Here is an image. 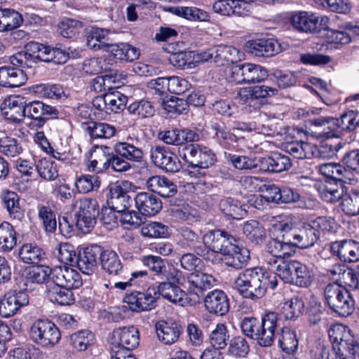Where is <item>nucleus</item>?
I'll list each match as a JSON object with an SVG mask.
<instances>
[{
	"mask_svg": "<svg viewBox=\"0 0 359 359\" xmlns=\"http://www.w3.org/2000/svg\"><path fill=\"white\" fill-rule=\"evenodd\" d=\"M199 239L198 235L187 227H182L179 230L178 245L187 250H193L202 256V249L198 246Z\"/></svg>",
	"mask_w": 359,
	"mask_h": 359,
	"instance_id": "42",
	"label": "nucleus"
},
{
	"mask_svg": "<svg viewBox=\"0 0 359 359\" xmlns=\"http://www.w3.org/2000/svg\"><path fill=\"white\" fill-rule=\"evenodd\" d=\"M278 90L265 85L240 88L236 94V100L245 114L255 111L265 104L264 98L277 94Z\"/></svg>",
	"mask_w": 359,
	"mask_h": 359,
	"instance_id": "4",
	"label": "nucleus"
},
{
	"mask_svg": "<svg viewBox=\"0 0 359 359\" xmlns=\"http://www.w3.org/2000/svg\"><path fill=\"white\" fill-rule=\"evenodd\" d=\"M134 201L136 208L143 215H155L162 208L161 201L151 193H138L134 198Z\"/></svg>",
	"mask_w": 359,
	"mask_h": 359,
	"instance_id": "30",
	"label": "nucleus"
},
{
	"mask_svg": "<svg viewBox=\"0 0 359 359\" xmlns=\"http://www.w3.org/2000/svg\"><path fill=\"white\" fill-rule=\"evenodd\" d=\"M109 32L108 29L97 27H92L87 36V45L92 49H109V39L108 37Z\"/></svg>",
	"mask_w": 359,
	"mask_h": 359,
	"instance_id": "44",
	"label": "nucleus"
},
{
	"mask_svg": "<svg viewBox=\"0 0 359 359\" xmlns=\"http://www.w3.org/2000/svg\"><path fill=\"white\" fill-rule=\"evenodd\" d=\"M116 154L128 161L140 163L143 160L144 152L137 140L134 142L132 137L126 141L118 142L114 147Z\"/></svg>",
	"mask_w": 359,
	"mask_h": 359,
	"instance_id": "25",
	"label": "nucleus"
},
{
	"mask_svg": "<svg viewBox=\"0 0 359 359\" xmlns=\"http://www.w3.org/2000/svg\"><path fill=\"white\" fill-rule=\"evenodd\" d=\"M243 233L252 242L259 243L265 237L264 228L255 220L247 222L243 226Z\"/></svg>",
	"mask_w": 359,
	"mask_h": 359,
	"instance_id": "63",
	"label": "nucleus"
},
{
	"mask_svg": "<svg viewBox=\"0 0 359 359\" xmlns=\"http://www.w3.org/2000/svg\"><path fill=\"white\" fill-rule=\"evenodd\" d=\"M36 121V126H43L50 118H57L60 111L56 107L47 104L41 101L25 103V115Z\"/></svg>",
	"mask_w": 359,
	"mask_h": 359,
	"instance_id": "15",
	"label": "nucleus"
},
{
	"mask_svg": "<svg viewBox=\"0 0 359 359\" xmlns=\"http://www.w3.org/2000/svg\"><path fill=\"white\" fill-rule=\"evenodd\" d=\"M278 285L275 276H269L262 268H249L240 272L233 280V287L242 297L257 299L263 297L268 288Z\"/></svg>",
	"mask_w": 359,
	"mask_h": 359,
	"instance_id": "3",
	"label": "nucleus"
},
{
	"mask_svg": "<svg viewBox=\"0 0 359 359\" xmlns=\"http://www.w3.org/2000/svg\"><path fill=\"white\" fill-rule=\"evenodd\" d=\"M234 238L222 230H213L205 234L203 243L212 251L219 252L223 255L230 248Z\"/></svg>",
	"mask_w": 359,
	"mask_h": 359,
	"instance_id": "22",
	"label": "nucleus"
},
{
	"mask_svg": "<svg viewBox=\"0 0 359 359\" xmlns=\"http://www.w3.org/2000/svg\"><path fill=\"white\" fill-rule=\"evenodd\" d=\"M330 336L339 345L338 351H335L337 357L355 359V354L359 353V334H353L350 329L339 325L330 331Z\"/></svg>",
	"mask_w": 359,
	"mask_h": 359,
	"instance_id": "8",
	"label": "nucleus"
},
{
	"mask_svg": "<svg viewBox=\"0 0 359 359\" xmlns=\"http://www.w3.org/2000/svg\"><path fill=\"white\" fill-rule=\"evenodd\" d=\"M53 254L58 261L65 265H72L76 258L74 246L67 243H60L53 250Z\"/></svg>",
	"mask_w": 359,
	"mask_h": 359,
	"instance_id": "60",
	"label": "nucleus"
},
{
	"mask_svg": "<svg viewBox=\"0 0 359 359\" xmlns=\"http://www.w3.org/2000/svg\"><path fill=\"white\" fill-rule=\"evenodd\" d=\"M245 83H256L264 80L268 76L267 70L263 67L245 63Z\"/></svg>",
	"mask_w": 359,
	"mask_h": 359,
	"instance_id": "61",
	"label": "nucleus"
},
{
	"mask_svg": "<svg viewBox=\"0 0 359 359\" xmlns=\"http://www.w3.org/2000/svg\"><path fill=\"white\" fill-rule=\"evenodd\" d=\"M79 210L76 212V224L84 232H88L96 223V217L98 215L99 209L95 200L83 198L78 202Z\"/></svg>",
	"mask_w": 359,
	"mask_h": 359,
	"instance_id": "13",
	"label": "nucleus"
},
{
	"mask_svg": "<svg viewBox=\"0 0 359 359\" xmlns=\"http://www.w3.org/2000/svg\"><path fill=\"white\" fill-rule=\"evenodd\" d=\"M16 232L13 226L7 222L0 224V251L10 252L16 245Z\"/></svg>",
	"mask_w": 359,
	"mask_h": 359,
	"instance_id": "45",
	"label": "nucleus"
},
{
	"mask_svg": "<svg viewBox=\"0 0 359 359\" xmlns=\"http://www.w3.org/2000/svg\"><path fill=\"white\" fill-rule=\"evenodd\" d=\"M305 310V304L302 297H294L290 300L283 303L279 320L283 317L285 320H295L302 315Z\"/></svg>",
	"mask_w": 359,
	"mask_h": 359,
	"instance_id": "40",
	"label": "nucleus"
},
{
	"mask_svg": "<svg viewBox=\"0 0 359 359\" xmlns=\"http://www.w3.org/2000/svg\"><path fill=\"white\" fill-rule=\"evenodd\" d=\"M280 203H292L300 208H310V205L297 191L287 187H281Z\"/></svg>",
	"mask_w": 359,
	"mask_h": 359,
	"instance_id": "55",
	"label": "nucleus"
},
{
	"mask_svg": "<svg viewBox=\"0 0 359 359\" xmlns=\"http://www.w3.org/2000/svg\"><path fill=\"white\" fill-rule=\"evenodd\" d=\"M128 111L130 114L140 118L151 116L155 111L151 103L146 100H140L130 104Z\"/></svg>",
	"mask_w": 359,
	"mask_h": 359,
	"instance_id": "58",
	"label": "nucleus"
},
{
	"mask_svg": "<svg viewBox=\"0 0 359 359\" xmlns=\"http://www.w3.org/2000/svg\"><path fill=\"white\" fill-rule=\"evenodd\" d=\"M278 320V313L276 312H266L262 316L260 328L255 339L259 346L268 347L273 344Z\"/></svg>",
	"mask_w": 359,
	"mask_h": 359,
	"instance_id": "14",
	"label": "nucleus"
},
{
	"mask_svg": "<svg viewBox=\"0 0 359 359\" xmlns=\"http://www.w3.org/2000/svg\"><path fill=\"white\" fill-rule=\"evenodd\" d=\"M229 335L224 324H217L210 336V341L215 349L219 350L226 347Z\"/></svg>",
	"mask_w": 359,
	"mask_h": 359,
	"instance_id": "64",
	"label": "nucleus"
},
{
	"mask_svg": "<svg viewBox=\"0 0 359 359\" xmlns=\"http://www.w3.org/2000/svg\"><path fill=\"white\" fill-rule=\"evenodd\" d=\"M333 126H337L343 130H354L359 126V111L350 110L344 113L340 118H334Z\"/></svg>",
	"mask_w": 359,
	"mask_h": 359,
	"instance_id": "52",
	"label": "nucleus"
},
{
	"mask_svg": "<svg viewBox=\"0 0 359 359\" xmlns=\"http://www.w3.org/2000/svg\"><path fill=\"white\" fill-rule=\"evenodd\" d=\"M102 269L109 275L124 277L125 269L117 253L112 250H105L100 253Z\"/></svg>",
	"mask_w": 359,
	"mask_h": 359,
	"instance_id": "32",
	"label": "nucleus"
},
{
	"mask_svg": "<svg viewBox=\"0 0 359 359\" xmlns=\"http://www.w3.org/2000/svg\"><path fill=\"white\" fill-rule=\"evenodd\" d=\"M36 168L39 176L46 180H53L58 175L55 162L49 158H44L38 161Z\"/></svg>",
	"mask_w": 359,
	"mask_h": 359,
	"instance_id": "62",
	"label": "nucleus"
},
{
	"mask_svg": "<svg viewBox=\"0 0 359 359\" xmlns=\"http://www.w3.org/2000/svg\"><path fill=\"white\" fill-rule=\"evenodd\" d=\"M157 337L165 345L175 343L181 333V325L173 320H159L155 325Z\"/></svg>",
	"mask_w": 359,
	"mask_h": 359,
	"instance_id": "21",
	"label": "nucleus"
},
{
	"mask_svg": "<svg viewBox=\"0 0 359 359\" xmlns=\"http://www.w3.org/2000/svg\"><path fill=\"white\" fill-rule=\"evenodd\" d=\"M150 158L156 166L166 172H176L181 168V163L177 156L164 147H152Z\"/></svg>",
	"mask_w": 359,
	"mask_h": 359,
	"instance_id": "16",
	"label": "nucleus"
},
{
	"mask_svg": "<svg viewBox=\"0 0 359 359\" xmlns=\"http://www.w3.org/2000/svg\"><path fill=\"white\" fill-rule=\"evenodd\" d=\"M342 210L348 215H359V191L352 190L342 197L341 203Z\"/></svg>",
	"mask_w": 359,
	"mask_h": 359,
	"instance_id": "53",
	"label": "nucleus"
},
{
	"mask_svg": "<svg viewBox=\"0 0 359 359\" xmlns=\"http://www.w3.org/2000/svg\"><path fill=\"white\" fill-rule=\"evenodd\" d=\"M22 15L15 10L0 9V32L13 30L21 25Z\"/></svg>",
	"mask_w": 359,
	"mask_h": 359,
	"instance_id": "47",
	"label": "nucleus"
},
{
	"mask_svg": "<svg viewBox=\"0 0 359 359\" xmlns=\"http://www.w3.org/2000/svg\"><path fill=\"white\" fill-rule=\"evenodd\" d=\"M53 269L46 266H37L27 271L23 280L24 289L32 291L40 285L46 283L49 280Z\"/></svg>",
	"mask_w": 359,
	"mask_h": 359,
	"instance_id": "28",
	"label": "nucleus"
},
{
	"mask_svg": "<svg viewBox=\"0 0 359 359\" xmlns=\"http://www.w3.org/2000/svg\"><path fill=\"white\" fill-rule=\"evenodd\" d=\"M51 48L47 45L31 41L25 46V50L18 52L11 57V62L13 66L22 68H31L36 62L41 61L50 62Z\"/></svg>",
	"mask_w": 359,
	"mask_h": 359,
	"instance_id": "6",
	"label": "nucleus"
},
{
	"mask_svg": "<svg viewBox=\"0 0 359 359\" xmlns=\"http://www.w3.org/2000/svg\"><path fill=\"white\" fill-rule=\"evenodd\" d=\"M4 207L11 218L21 221L25 217V212L20 205V197L14 191H5L1 195Z\"/></svg>",
	"mask_w": 359,
	"mask_h": 359,
	"instance_id": "37",
	"label": "nucleus"
},
{
	"mask_svg": "<svg viewBox=\"0 0 359 359\" xmlns=\"http://www.w3.org/2000/svg\"><path fill=\"white\" fill-rule=\"evenodd\" d=\"M182 156L191 168H208L212 165L216 157L208 147L198 144H191L182 149Z\"/></svg>",
	"mask_w": 359,
	"mask_h": 359,
	"instance_id": "10",
	"label": "nucleus"
},
{
	"mask_svg": "<svg viewBox=\"0 0 359 359\" xmlns=\"http://www.w3.org/2000/svg\"><path fill=\"white\" fill-rule=\"evenodd\" d=\"M29 337L33 342L41 347H52L59 341L60 332L51 321L37 320L31 325Z\"/></svg>",
	"mask_w": 359,
	"mask_h": 359,
	"instance_id": "9",
	"label": "nucleus"
},
{
	"mask_svg": "<svg viewBox=\"0 0 359 359\" xmlns=\"http://www.w3.org/2000/svg\"><path fill=\"white\" fill-rule=\"evenodd\" d=\"M168 11L179 17L191 21H208V13L196 7L172 6Z\"/></svg>",
	"mask_w": 359,
	"mask_h": 359,
	"instance_id": "43",
	"label": "nucleus"
},
{
	"mask_svg": "<svg viewBox=\"0 0 359 359\" xmlns=\"http://www.w3.org/2000/svg\"><path fill=\"white\" fill-rule=\"evenodd\" d=\"M292 284L302 287H308L314 280V273L311 268L297 260L295 261Z\"/></svg>",
	"mask_w": 359,
	"mask_h": 359,
	"instance_id": "39",
	"label": "nucleus"
},
{
	"mask_svg": "<svg viewBox=\"0 0 359 359\" xmlns=\"http://www.w3.org/2000/svg\"><path fill=\"white\" fill-rule=\"evenodd\" d=\"M168 281L158 286V292L163 298L182 306H195L200 303L205 290L215 285V279L201 271L189 273L187 280L177 269L170 271Z\"/></svg>",
	"mask_w": 359,
	"mask_h": 359,
	"instance_id": "1",
	"label": "nucleus"
},
{
	"mask_svg": "<svg viewBox=\"0 0 359 359\" xmlns=\"http://www.w3.org/2000/svg\"><path fill=\"white\" fill-rule=\"evenodd\" d=\"M330 250L344 262H352L359 259V243L353 240L333 242L330 245Z\"/></svg>",
	"mask_w": 359,
	"mask_h": 359,
	"instance_id": "23",
	"label": "nucleus"
},
{
	"mask_svg": "<svg viewBox=\"0 0 359 359\" xmlns=\"http://www.w3.org/2000/svg\"><path fill=\"white\" fill-rule=\"evenodd\" d=\"M276 228L290 245L305 249L314 245L320 238L319 231L311 224L300 221L292 215L278 217Z\"/></svg>",
	"mask_w": 359,
	"mask_h": 359,
	"instance_id": "2",
	"label": "nucleus"
},
{
	"mask_svg": "<svg viewBox=\"0 0 359 359\" xmlns=\"http://www.w3.org/2000/svg\"><path fill=\"white\" fill-rule=\"evenodd\" d=\"M147 186L152 192L164 198L172 197L177 192L176 185L164 176L155 175L149 177Z\"/></svg>",
	"mask_w": 359,
	"mask_h": 359,
	"instance_id": "34",
	"label": "nucleus"
},
{
	"mask_svg": "<svg viewBox=\"0 0 359 359\" xmlns=\"http://www.w3.org/2000/svg\"><path fill=\"white\" fill-rule=\"evenodd\" d=\"M259 170L263 172H280L289 170L292 162L289 156L274 153L259 158Z\"/></svg>",
	"mask_w": 359,
	"mask_h": 359,
	"instance_id": "27",
	"label": "nucleus"
},
{
	"mask_svg": "<svg viewBox=\"0 0 359 359\" xmlns=\"http://www.w3.org/2000/svg\"><path fill=\"white\" fill-rule=\"evenodd\" d=\"M22 67L3 66L0 67V86L5 88H15L22 86L27 80Z\"/></svg>",
	"mask_w": 359,
	"mask_h": 359,
	"instance_id": "31",
	"label": "nucleus"
},
{
	"mask_svg": "<svg viewBox=\"0 0 359 359\" xmlns=\"http://www.w3.org/2000/svg\"><path fill=\"white\" fill-rule=\"evenodd\" d=\"M215 136L218 143L226 149L236 147L237 137L224 125L216 123L213 126Z\"/></svg>",
	"mask_w": 359,
	"mask_h": 359,
	"instance_id": "51",
	"label": "nucleus"
},
{
	"mask_svg": "<svg viewBox=\"0 0 359 359\" xmlns=\"http://www.w3.org/2000/svg\"><path fill=\"white\" fill-rule=\"evenodd\" d=\"M20 260L27 264H37L46 259L43 250L36 244H23L19 250Z\"/></svg>",
	"mask_w": 359,
	"mask_h": 359,
	"instance_id": "38",
	"label": "nucleus"
},
{
	"mask_svg": "<svg viewBox=\"0 0 359 359\" xmlns=\"http://www.w3.org/2000/svg\"><path fill=\"white\" fill-rule=\"evenodd\" d=\"M248 51L257 57H271L278 53L280 46L273 39H257L246 43Z\"/></svg>",
	"mask_w": 359,
	"mask_h": 359,
	"instance_id": "29",
	"label": "nucleus"
},
{
	"mask_svg": "<svg viewBox=\"0 0 359 359\" xmlns=\"http://www.w3.org/2000/svg\"><path fill=\"white\" fill-rule=\"evenodd\" d=\"M325 297L329 307L339 316L347 317L355 310V301L349 292L337 283L325 288Z\"/></svg>",
	"mask_w": 359,
	"mask_h": 359,
	"instance_id": "5",
	"label": "nucleus"
},
{
	"mask_svg": "<svg viewBox=\"0 0 359 359\" xmlns=\"http://www.w3.org/2000/svg\"><path fill=\"white\" fill-rule=\"evenodd\" d=\"M86 130L94 139H109L116 132V128L109 123L91 121L87 124Z\"/></svg>",
	"mask_w": 359,
	"mask_h": 359,
	"instance_id": "46",
	"label": "nucleus"
},
{
	"mask_svg": "<svg viewBox=\"0 0 359 359\" xmlns=\"http://www.w3.org/2000/svg\"><path fill=\"white\" fill-rule=\"evenodd\" d=\"M278 344L283 351L287 353H293L298 348L296 332L287 327L283 329L278 339Z\"/></svg>",
	"mask_w": 359,
	"mask_h": 359,
	"instance_id": "54",
	"label": "nucleus"
},
{
	"mask_svg": "<svg viewBox=\"0 0 359 359\" xmlns=\"http://www.w3.org/2000/svg\"><path fill=\"white\" fill-rule=\"evenodd\" d=\"M133 187V184L127 180L116 182L111 186L108 204L116 210L117 213H121L131 205L134 198L129 196L128 193Z\"/></svg>",
	"mask_w": 359,
	"mask_h": 359,
	"instance_id": "12",
	"label": "nucleus"
},
{
	"mask_svg": "<svg viewBox=\"0 0 359 359\" xmlns=\"http://www.w3.org/2000/svg\"><path fill=\"white\" fill-rule=\"evenodd\" d=\"M38 217L46 232L53 233L57 228L56 214L49 205H37Z\"/></svg>",
	"mask_w": 359,
	"mask_h": 359,
	"instance_id": "48",
	"label": "nucleus"
},
{
	"mask_svg": "<svg viewBox=\"0 0 359 359\" xmlns=\"http://www.w3.org/2000/svg\"><path fill=\"white\" fill-rule=\"evenodd\" d=\"M139 340V331L133 325L115 329L109 339L111 358H119L126 351L137 348Z\"/></svg>",
	"mask_w": 359,
	"mask_h": 359,
	"instance_id": "7",
	"label": "nucleus"
},
{
	"mask_svg": "<svg viewBox=\"0 0 359 359\" xmlns=\"http://www.w3.org/2000/svg\"><path fill=\"white\" fill-rule=\"evenodd\" d=\"M241 5L243 3H239L236 0H217L212 5L213 11L222 15H236L243 16V11L241 9Z\"/></svg>",
	"mask_w": 359,
	"mask_h": 359,
	"instance_id": "49",
	"label": "nucleus"
},
{
	"mask_svg": "<svg viewBox=\"0 0 359 359\" xmlns=\"http://www.w3.org/2000/svg\"><path fill=\"white\" fill-rule=\"evenodd\" d=\"M104 149L95 152L93 158L88 164V170L96 173H102L110 168L111 154L107 153Z\"/></svg>",
	"mask_w": 359,
	"mask_h": 359,
	"instance_id": "50",
	"label": "nucleus"
},
{
	"mask_svg": "<svg viewBox=\"0 0 359 359\" xmlns=\"http://www.w3.org/2000/svg\"><path fill=\"white\" fill-rule=\"evenodd\" d=\"M72 290V288L55 285L49 289L48 296L50 300L55 304L61 306H70L76 301Z\"/></svg>",
	"mask_w": 359,
	"mask_h": 359,
	"instance_id": "41",
	"label": "nucleus"
},
{
	"mask_svg": "<svg viewBox=\"0 0 359 359\" xmlns=\"http://www.w3.org/2000/svg\"><path fill=\"white\" fill-rule=\"evenodd\" d=\"M52 279L56 285L72 289L79 288L83 283L79 273L65 265L56 266L53 269Z\"/></svg>",
	"mask_w": 359,
	"mask_h": 359,
	"instance_id": "19",
	"label": "nucleus"
},
{
	"mask_svg": "<svg viewBox=\"0 0 359 359\" xmlns=\"http://www.w3.org/2000/svg\"><path fill=\"white\" fill-rule=\"evenodd\" d=\"M204 305L211 313L224 316L229 309V303L226 294L220 290L209 292L204 297Z\"/></svg>",
	"mask_w": 359,
	"mask_h": 359,
	"instance_id": "26",
	"label": "nucleus"
},
{
	"mask_svg": "<svg viewBox=\"0 0 359 359\" xmlns=\"http://www.w3.org/2000/svg\"><path fill=\"white\" fill-rule=\"evenodd\" d=\"M284 150L297 159L319 156V149L315 144L302 140L287 141L283 144Z\"/></svg>",
	"mask_w": 359,
	"mask_h": 359,
	"instance_id": "24",
	"label": "nucleus"
},
{
	"mask_svg": "<svg viewBox=\"0 0 359 359\" xmlns=\"http://www.w3.org/2000/svg\"><path fill=\"white\" fill-rule=\"evenodd\" d=\"M100 180L95 175H82L75 181V186L79 193H88L99 189Z\"/></svg>",
	"mask_w": 359,
	"mask_h": 359,
	"instance_id": "57",
	"label": "nucleus"
},
{
	"mask_svg": "<svg viewBox=\"0 0 359 359\" xmlns=\"http://www.w3.org/2000/svg\"><path fill=\"white\" fill-rule=\"evenodd\" d=\"M2 116L13 123H20L25 116V98L20 95L6 97L1 105Z\"/></svg>",
	"mask_w": 359,
	"mask_h": 359,
	"instance_id": "17",
	"label": "nucleus"
},
{
	"mask_svg": "<svg viewBox=\"0 0 359 359\" xmlns=\"http://www.w3.org/2000/svg\"><path fill=\"white\" fill-rule=\"evenodd\" d=\"M70 341L76 350L82 351L86 350L88 346L93 344L94 335L89 330H81L72 334Z\"/></svg>",
	"mask_w": 359,
	"mask_h": 359,
	"instance_id": "59",
	"label": "nucleus"
},
{
	"mask_svg": "<svg viewBox=\"0 0 359 359\" xmlns=\"http://www.w3.org/2000/svg\"><path fill=\"white\" fill-rule=\"evenodd\" d=\"M157 291L149 287L145 291H133L123 298L128 309L133 312L150 311L156 306Z\"/></svg>",
	"mask_w": 359,
	"mask_h": 359,
	"instance_id": "11",
	"label": "nucleus"
},
{
	"mask_svg": "<svg viewBox=\"0 0 359 359\" xmlns=\"http://www.w3.org/2000/svg\"><path fill=\"white\" fill-rule=\"evenodd\" d=\"M107 52L115 60L131 62L137 60L140 57V50L128 43H119L111 44Z\"/></svg>",
	"mask_w": 359,
	"mask_h": 359,
	"instance_id": "35",
	"label": "nucleus"
},
{
	"mask_svg": "<svg viewBox=\"0 0 359 359\" xmlns=\"http://www.w3.org/2000/svg\"><path fill=\"white\" fill-rule=\"evenodd\" d=\"M28 302V296L25 292L10 291L0 299V315L4 318H9Z\"/></svg>",
	"mask_w": 359,
	"mask_h": 359,
	"instance_id": "18",
	"label": "nucleus"
},
{
	"mask_svg": "<svg viewBox=\"0 0 359 359\" xmlns=\"http://www.w3.org/2000/svg\"><path fill=\"white\" fill-rule=\"evenodd\" d=\"M101 249L97 245L89 246L80 251L76 262L77 268L86 275H91L97 269V260L100 258Z\"/></svg>",
	"mask_w": 359,
	"mask_h": 359,
	"instance_id": "20",
	"label": "nucleus"
},
{
	"mask_svg": "<svg viewBox=\"0 0 359 359\" xmlns=\"http://www.w3.org/2000/svg\"><path fill=\"white\" fill-rule=\"evenodd\" d=\"M291 24L294 29L302 32H318L317 15L313 13L299 12L291 18Z\"/></svg>",
	"mask_w": 359,
	"mask_h": 359,
	"instance_id": "36",
	"label": "nucleus"
},
{
	"mask_svg": "<svg viewBox=\"0 0 359 359\" xmlns=\"http://www.w3.org/2000/svg\"><path fill=\"white\" fill-rule=\"evenodd\" d=\"M343 187L336 182H327L320 189L321 198L326 202L334 203L343 197Z\"/></svg>",
	"mask_w": 359,
	"mask_h": 359,
	"instance_id": "56",
	"label": "nucleus"
},
{
	"mask_svg": "<svg viewBox=\"0 0 359 359\" xmlns=\"http://www.w3.org/2000/svg\"><path fill=\"white\" fill-rule=\"evenodd\" d=\"M229 249L224 255V263L236 269L243 268L247 264L250 258L249 250L241 246L232 244Z\"/></svg>",
	"mask_w": 359,
	"mask_h": 359,
	"instance_id": "33",
	"label": "nucleus"
}]
</instances>
